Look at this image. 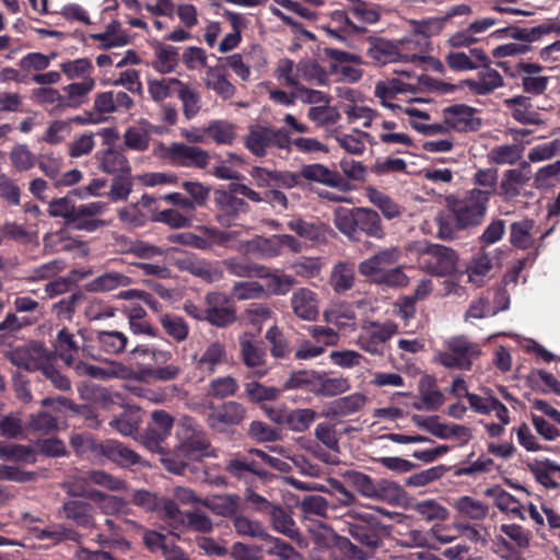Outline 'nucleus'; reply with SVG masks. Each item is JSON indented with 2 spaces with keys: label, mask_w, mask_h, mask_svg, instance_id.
Wrapping results in <instances>:
<instances>
[{
  "label": "nucleus",
  "mask_w": 560,
  "mask_h": 560,
  "mask_svg": "<svg viewBox=\"0 0 560 560\" xmlns=\"http://www.w3.org/2000/svg\"><path fill=\"white\" fill-rule=\"evenodd\" d=\"M401 249L398 246H390L377 250L369 258L362 260L358 270L363 277L373 280L390 266L396 265L401 258Z\"/></svg>",
  "instance_id": "obj_14"
},
{
  "label": "nucleus",
  "mask_w": 560,
  "mask_h": 560,
  "mask_svg": "<svg viewBox=\"0 0 560 560\" xmlns=\"http://www.w3.org/2000/svg\"><path fill=\"white\" fill-rule=\"evenodd\" d=\"M477 109L466 104H455L443 108V122L456 132H475L480 129L482 119L476 116Z\"/></svg>",
  "instance_id": "obj_9"
},
{
  "label": "nucleus",
  "mask_w": 560,
  "mask_h": 560,
  "mask_svg": "<svg viewBox=\"0 0 560 560\" xmlns=\"http://www.w3.org/2000/svg\"><path fill=\"white\" fill-rule=\"evenodd\" d=\"M131 278L120 272H105L86 283L89 292H109L131 284Z\"/></svg>",
  "instance_id": "obj_38"
},
{
  "label": "nucleus",
  "mask_w": 560,
  "mask_h": 560,
  "mask_svg": "<svg viewBox=\"0 0 560 560\" xmlns=\"http://www.w3.org/2000/svg\"><path fill=\"white\" fill-rule=\"evenodd\" d=\"M491 191L474 188L462 198H447L457 230L474 229L485 221Z\"/></svg>",
  "instance_id": "obj_2"
},
{
  "label": "nucleus",
  "mask_w": 560,
  "mask_h": 560,
  "mask_svg": "<svg viewBox=\"0 0 560 560\" xmlns=\"http://www.w3.org/2000/svg\"><path fill=\"white\" fill-rule=\"evenodd\" d=\"M265 338L270 343V354L273 358L284 359L290 355V343L277 325L271 326L267 330Z\"/></svg>",
  "instance_id": "obj_56"
},
{
  "label": "nucleus",
  "mask_w": 560,
  "mask_h": 560,
  "mask_svg": "<svg viewBox=\"0 0 560 560\" xmlns=\"http://www.w3.org/2000/svg\"><path fill=\"white\" fill-rule=\"evenodd\" d=\"M95 340L103 352L112 355L125 352L128 345L127 335L115 329L98 330Z\"/></svg>",
  "instance_id": "obj_35"
},
{
  "label": "nucleus",
  "mask_w": 560,
  "mask_h": 560,
  "mask_svg": "<svg viewBox=\"0 0 560 560\" xmlns=\"http://www.w3.org/2000/svg\"><path fill=\"white\" fill-rule=\"evenodd\" d=\"M504 105L511 110V116L521 124H542L538 112L533 106L532 98L528 96L517 95L506 98Z\"/></svg>",
  "instance_id": "obj_25"
},
{
  "label": "nucleus",
  "mask_w": 560,
  "mask_h": 560,
  "mask_svg": "<svg viewBox=\"0 0 560 560\" xmlns=\"http://www.w3.org/2000/svg\"><path fill=\"white\" fill-rule=\"evenodd\" d=\"M203 81L209 90L214 91L224 101L232 98L236 93V89L228 80V74L223 67H209Z\"/></svg>",
  "instance_id": "obj_29"
},
{
  "label": "nucleus",
  "mask_w": 560,
  "mask_h": 560,
  "mask_svg": "<svg viewBox=\"0 0 560 560\" xmlns=\"http://www.w3.org/2000/svg\"><path fill=\"white\" fill-rule=\"evenodd\" d=\"M252 178L261 188L278 186L291 189L300 184L299 175L289 171L268 170L255 166L250 171Z\"/></svg>",
  "instance_id": "obj_16"
},
{
  "label": "nucleus",
  "mask_w": 560,
  "mask_h": 560,
  "mask_svg": "<svg viewBox=\"0 0 560 560\" xmlns=\"http://www.w3.org/2000/svg\"><path fill=\"white\" fill-rule=\"evenodd\" d=\"M366 402V397L361 393H353L331 401L325 410L328 418H340L360 411Z\"/></svg>",
  "instance_id": "obj_30"
},
{
  "label": "nucleus",
  "mask_w": 560,
  "mask_h": 560,
  "mask_svg": "<svg viewBox=\"0 0 560 560\" xmlns=\"http://www.w3.org/2000/svg\"><path fill=\"white\" fill-rule=\"evenodd\" d=\"M4 357L18 368L26 371H39L45 361H50L51 353L43 342L34 341L28 346L5 351Z\"/></svg>",
  "instance_id": "obj_10"
},
{
  "label": "nucleus",
  "mask_w": 560,
  "mask_h": 560,
  "mask_svg": "<svg viewBox=\"0 0 560 560\" xmlns=\"http://www.w3.org/2000/svg\"><path fill=\"white\" fill-rule=\"evenodd\" d=\"M97 170L102 173L117 176L121 174H130L131 165L128 158L116 148H106L98 150L95 155Z\"/></svg>",
  "instance_id": "obj_19"
},
{
  "label": "nucleus",
  "mask_w": 560,
  "mask_h": 560,
  "mask_svg": "<svg viewBox=\"0 0 560 560\" xmlns=\"http://www.w3.org/2000/svg\"><path fill=\"white\" fill-rule=\"evenodd\" d=\"M298 175L299 178L302 177L307 182L318 183L342 190L346 189V183L341 175L338 172L329 170L324 164L315 163L303 165Z\"/></svg>",
  "instance_id": "obj_23"
},
{
  "label": "nucleus",
  "mask_w": 560,
  "mask_h": 560,
  "mask_svg": "<svg viewBox=\"0 0 560 560\" xmlns=\"http://www.w3.org/2000/svg\"><path fill=\"white\" fill-rule=\"evenodd\" d=\"M159 322L165 334L176 342H182L187 339L189 327L183 317L173 314H163L160 316Z\"/></svg>",
  "instance_id": "obj_51"
},
{
  "label": "nucleus",
  "mask_w": 560,
  "mask_h": 560,
  "mask_svg": "<svg viewBox=\"0 0 560 560\" xmlns=\"http://www.w3.org/2000/svg\"><path fill=\"white\" fill-rule=\"evenodd\" d=\"M330 284L339 294L350 290L354 284L353 269L343 262L336 265L330 276Z\"/></svg>",
  "instance_id": "obj_58"
},
{
  "label": "nucleus",
  "mask_w": 560,
  "mask_h": 560,
  "mask_svg": "<svg viewBox=\"0 0 560 560\" xmlns=\"http://www.w3.org/2000/svg\"><path fill=\"white\" fill-rule=\"evenodd\" d=\"M98 451L102 455L121 467L133 466L141 462V457L136 452L114 440L98 444Z\"/></svg>",
  "instance_id": "obj_27"
},
{
  "label": "nucleus",
  "mask_w": 560,
  "mask_h": 560,
  "mask_svg": "<svg viewBox=\"0 0 560 560\" xmlns=\"http://www.w3.org/2000/svg\"><path fill=\"white\" fill-rule=\"evenodd\" d=\"M226 471L236 478H243L246 472L258 476L264 480H267L270 476L256 455L250 454V450L246 455L230 460L226 465Z\"/></svg>",
  "instance_id": "obj_26"
},
{
  "label": "nucleus",
  "mask_w": 560,
  "mask_h": 560,
  "mask_svg": "<svg viewBox=\"0 0 560 560\" xmlns=\"http://www.w3.org/2000/svg\"><path fill=\"white\" fill-rule=\"evenodd\" d=\"M492 269V260L486 252H480L471 258L470 265L466 269L468 281L480 287L486 277Z\"/></svg>",
  "instance_id": "obj_49"
},
{
  "label": "nucleus",
  "mask_w": 560,
  "mask_h": 560,
  "mask_svg": "<svg viewBox=\"0 0 560 560\" xmlns=\"http://www.w3.org/2000/svg\"><path fill=\"white\" fill-rule=\"evenodd\" d=\"M534 221L524 219L513 222L510 226V243L520 249H528L534 245Z\"/></svg>",
  "instance_id": "obj_43"
},
{
  "label": "nucleus",
  "mask_w": 560,
  "mask_h": 560,
  "mask_svg": "<svg viewBox=\"0 0 560 560\" xmlns=\"http://www.w3.org/2000/svg\"><path fill=\"white\" fill-rule=\"evenodd\" d=\"M268 515L270 518V524L276 532L293 540L300 539L301 533L295 527L293 518L285 511V509L279 504H273L271 510L268 512Z\"/></svg>",
  "instance_id": "obj_37"
},
{
  "label": "nucleus",
  "mask_w": 560,
  "mask_h": 560,
  "mask_svg": "<svg viewBox=\"0 0 560 560\" xmlns=\"http://www.w3.org/2000/svg\"><path fill=\"white\" fill-rule=\"evenodd\" d=\"M94 511V506L91 503L77 499L66 500L60 510L63 518L88 529L96 527Z\"/></svg>",
  "instance_id": "obj_18"
},
{
  "label": "nucleus",
  "mask_w": 560,
  "mask_h": 560,
  "mask_svg": "<svg viewBox=\"0 0 560 560\" xmlns=\"http://www.w3.org/2000/svg\"><path fill=\"white\" fill-rule=\"evenodd\" d=\"M419 396L427 410H438L444 402V396L438 388L435 378L430 375L420 378Z\"/></svg>",
  "instance_id": "obj_41"
},
{
  "label": "nucleus",
  "mask_w": 560,
  "mask_h": 560,
  "mask_svg": "<svg viewBox=\"0 0 560 560\" xmlns=\"http://www.w3.org/2000/svg\"><path fill=\"white\" fill-rule=\"evenodd\" d=\"M332 223L350 242H364L369 246V240L382 241L386 235L380 214L371 208L337 207L334 210Z\"/></svg>",
  "instance_id": "obj_1"
},
{
  "label": "nucleus",
  "mask_w": 560,
  "mask_h": 560,
  "mask_svg": "<svg viewBox=\"0 0 560 560\" xmlns=\"http://www.w3.org/2000/svg\"><path fill=\"white\" fill-rule=\"evenodd\" d=\"M454 509L462 517L471 521H482L489 514V505L485 502L476 500L469 495L458 498L454 502Z\"/></svg>",
  "instance_id": "obj_40"
},
{
  "label": "nucleus",
  "mask_w": 560,
  "mask_h": 560,
  "mask_svg": "<svg viewBox=\"0 0 560 560\" xmlns=\"http://www.w3.org/2000/svg\"><path fill=\"white\" fill-rule=\"evenodd\" d=\"M105 209L106 203L101 201L79 205L77 215L73 218L70 225L78 231L95 232L101 230L110 223L109 221L97 218Z\"/></svg>",
  "instance_id": "obj_15"
},
{
  "label": "nucleus",
  "mask_w": 560,
  "mask_h": 560,
  "mask_svg": "<svg viewBox=\"0 0 560 560\" xmlns=\"http://www.w3.org/2000/svg\"><path fill=\"white\" fill-rule=\"evenodd\" d=\"M529 168L528 162H522L521 168H510L504 172L499 186V195L504 200L511 201L521 195V190L526 185L530 176L524 170Z\"/></svg>",
  "instance_id": "obj_20"
},
{
  "label": "nucleus",
  "mask_w": 560,
  "mask_h": 560,
  "mask_svg": "<svg viewBox=\"0 0 560 560\" xmlns=\"http://www.w3.org/2000/svg\"><path fill=\"white\" fill-rule=\"evenodd\" d=\"M78 206H75L70 197L54 199L49 202L48 213L52 218H62L66 224L70 225L77 215Z\"/></svg>",
  "instance_id": "obj_63"
},
{
  "label": "nucleus",
  "mask_w": 560,
  "mask_h": 560,
  "mask_svg": "<svg viewBox=\"0 0 560 560\" xmlns=\"http://www.w3.org/2000/svg\"><path fill=\"white\" fill-rule=\"evenodd\" d=\"M202 505L213 514L231 520L243 512L242 498L235 493L214 494L203 499Z\"/></svg>",
  "instance_id": "obj_22"
},
{
  "label": "nucleus",
  "mask_w": 560,
  "mask_h": 560,
  "mask_svg": "<svg viewBox=\"0 0 560 560\" xmlns=\"http://www.w3.org/2000/svg\"><path fill=\"white\" fill-rule=\"evenodd\" d=\"M350 383L347 377H322L318 376V387L314 390L316 395L332 397L347 392Z\"/></svg>",
  "instance_id": "obj_60"
},
{
  "label": "nucleus",
  "mask_w": 560,
  "mask_h": 560,
  "mask_svg": "<svg viewBox=\"0 0 560 560\" xmlns=\"http://www.w3.org/2000/svg\"><path fill=\"white\" fill-rule=\"evenodd\" d=\"M182 374V368L177 364L171 363L165 366L145 368L139 371L138 378L141 381H159L168 382L176 380Z\"/></svg>",
  "instance_id": "obj_55"
},
{
  "label": "nucleus",
  "mask_w": 560,
  "mask_h": 560,
  "mask_svg": "<svg viewBox=\"0 0 560 560\" xmlns=\"http://www.w3.org/2000/svg\"><path fill=\"white\" fill-rule=\"evenodd\" d=\"M316 418V412L313 409H295L285 416L288 427L294 432H304Z\"/></svg>",
  "instance_id": "obj_64"
},
{
  "label": "nucleus",
  "mask_w": 560,
  "mask_h": 560,
  "mask_svg": "<svg viewBox=\"0 0 560 560\" xmlns=\"http://www.w3.org/2000/svg\"><path fill=\"white\" fill-rule=\"evenodd\" d=\"M397 332V325L387 320L378 323L374 320L364 322L358 337L359 347L373 355L384 354V343Z\"/></svg>",
  "instance_id": "obj_5"
},
{
  "label": "nucleus",
  "mask_w": 560,
  "mask_h": 560,
  "mask_svg": "<svg viewBox=\"0 0 560 560\" xmlns=\"http://www.w3.org/2000/svg\"><path fill=\"white\" fill-rule=\"evenodd\" d=\"M245 148L255 156L264 158L271 147L287 152L291 151V138L283 128H273L264 125H252L244 137Z\"/></svg>",
  "instance_id": "obj_4"
},
{
  "label": "nucleus",
  "mask_w": 560,
  "mask_h": 560,
  "mask_svg": "<svg viewBox=\"0 0 560 560\" xmlns=\"http://www.w3.org/2000/svg\"><path fill=\"white\" fill-rule=\"evenodd\" d=\"M208 427L215 432H224L230 427L238 425L246 418V408L237 401L229 400L220 405L209 404Z\"/></svg>",
  "instance_id": "obj_8"
},
{
  "label": "nucleus",
  "mask_w": 560,
  "mask_h": 560,
  "mask_svg": "<svg viewBox=\"0 0 560 560\" xmlns=\"http://www.w3.org/2000/svg\"><path fill=\"white\" fill-rule=\"evenodd\" d=\"M206 132L220 144H231L236 137L234 125L225 120L210 122L206 128Z\"/></svg>",
  "instance_id": "obj_61"
},
{
  "label": "nucleus",
  "mask_w": 560,
  "mask_h": 560,
  "mask_svg": "<svg viewBox=\"0 0 560 560\" xmlns=\"http://www.w3.org/2000/svg\"><path fill=\"white\" fill-rule=\"evenodd\" d=\"M366 54L378 65L395 62L399 58L397 46L384 39H377L373 43Z\"/></svg>",
  "instance_id": "obj_52"
},
{
  "label": "nucleus",
  "mask_w": 560,
  "mask_h": 560,
  "mask_svg": "<svg viewBox=\"0 0 560 560\" xmlns=\"http://www.w3.org/2000/svg\"><path fill=\"white\" fill-rule=\"evenodd\" d=\"M542 70V66L534 62H518L516 65V71L525 93L530 95H541L545 93L550 79L540 74Z\"/></svg>",
  "instance_id": "obj_17"
},
{
  "label": "nucleus",
  "mask_w": 560,
  "mask_h": 560,
  "mask_svg": "<svg viewBox=\"0 0 560 560\" xmlns=\"http://www.w3.org/2000/svg\"><path fill=\"white\" fill-rule=\"evenodd\" d=\"M189 434L185 436L180 443V450L190 458L197 459L200 457L214 456V450L202 430L188 428Z\"/></svg>",
  "instance_id": "obj_24"
},
{
  "label": "nucleus",
  "mask_w": 560,
  "mask_h": 560,
  "mask_svg": "<svg viewBox=\"0 0 560 560\" xmlns=\"http://www.w3.org/2000/svg\"><path fill=\"white\" fill-rule=\"evenodd\" d=\"M524 147L517 143L502 144L492 148L488 153L490 163L514 165L522 160Z\"/></svg>",
  "instance_id": "obj_45"
},
{
  "label": "nucleus",
  "mask_w": 560,
  "mask_h": 560,
  "mask_svg": "<svg viewBox=\"0 0 560 560\" xmlns=\"http://www.w3.org/2000/svg\"><path fill=\"white\" fill-rule=\"evenodd\" d=\"M266 273L259 278L267 280V289L273 295H285L296 284V279L291 275L271 272L268 267Z\"/></svg>",
  "instance_id": "obj_57"
},
{
  "label": "nucleus",
  "mask_w": 560,
  "mask_h": 560,
  "mask_svg": "<svg viewBox=\"0 0 560 560\" xmlns=\"http://www.w3.org/2000/svg\"><path fill=\"white\" fill-rule=\"evenodd\" d=\"M366 197L377 209H380L384 218L387 220L398 218L402 213V209L398 203H396L389 196L374 187L366 188Z\"/></svg>",
  "instance_id": "obj_46"
},
{
  "label": "nucleus",
  "mask_w": 560,
  "mask_h": 560,
  "mask_svg": "<svg viewBox=\"0 0 560 560\" xmlns=\"http://www.w3.org/2000/svg\"><path fill=\"white\" fill-rule=\"evenodd\" d=\"M161 150L163 151L162 156L174 166L206 168L210 162L208 151L183 142H173L168 147L163 145Z\"/></svg>",
  "instance_id": "obj_7"
},
{
  "label": "nucleus",
  "mask_w": 560,
  "mask_h": 560,
  "mask_svg": "<svg viewBox=\"0 0 560 560\" xmlns=\"http://www.w3.org/2000/svg\"><path fill=\"white\" fill-rule=\"evenodd\" d=\"M243 316L247 324L253 326L256 329V332L259 334L261 331L262 324L273 316V312L266 304L254 303L244 311Z\"/></svg>",
  "instance_id": "obj_62"
},
{
  "label": "nucleus",
  "mask_w": 560,
  "mask_h": 560,
  "mask_svg": "<svg viewBox=\"0 0 560 560\" xmlns=\"http://www.w3.org/2000/svg\"><path fill=\"white\" fill-rule=\"evenodd\" d=\"M142 422L141 409L138 406H126L124 411L109 421V427L120 434L133 436Z\"/></svg>",
  "instance_id": "obj_31"
},
{
  "label": "nucleus",
  "mask_w": 560,
  "mask_h": 560,
  "mask_svg": "<svg viewBox=\"0 0 560 560\" xmlns=\"http://www.w3.org/2000/svg\"><path fill=\"white\" fill-rule=\"evenodd\" d=\"M182 83L177 78L148 80V93L154 102L160 103L168 98L173 93V89H179Z\"/></svg>",
  "instance_id": "obj_50"
},
{
  "label": "nucleus",
  "mask_w": 560,
  "mask_h": 560,
  "mask_svg": "<svg viewBox=\"0 0 560 560\" xmlns=\"http://www.w3.org/2000/svg\"><path fill=\"white\" fill-rule=\"evenodd\" d=\"M154 59L151 62L152 68L161 73L168 74L175 71L179 62L178 48L164 45L161 42H154Z\"/></svg>",
  "instance_id": "obj_28"
},
{
  "label": "nucleus",
  "mask_w": 560,
  "mask_h": 560,
  "mask_svg": "<svg viewBox=\"0 0 560 560\" xmlns=\"http://www.w3.org/2000/svg\"><path fill=\"white\" fill-rule=\"evenodd\" d=\"M234 530L240 536H247L250 538H267L268 532L258 521L250 520L249 517L238 513L232 520Z\"/></svg>",
  "instance_id": "obj_53"
},
{
  "label": "nucleus",
  "mask_w": 560,
  "mask_h": 560,
  "mask_svg": "<svg viewBox=\"0 0 560 560\" xmlns=\"http://www.w3.org/2000/svg\"><path fill=\"white\" fill-rule=\"evenodd\" d=\"M428 254L429 256L425 257L422 267L427 273L435 277H445L457 270L459 257L455 249L435 244Z\"/></svg>",
  "instance_id": "obj_13"
},
{
  "label": "nucleus",
  "mask_w": 560,
  "mask_h": 560,
  "mask_svg": "<svg viewBox=\"0 0 560 560\" xmlns=\"http://www.w3.org/2000/svg\"><path fill=\"white\" fill-rule=\"evenodd\" d=\"M95 80L85 77L83 81L68 84L62 89L65 92L62 108H77L84 104L89 93L94 89Z\"/></svg>",
  "instance_id": "obj_34"
},
{
  "label": "nucleus",
  "mask_w": 560,
  "mask_h": 560,
  "mask_svg": "<svg viewBox=\"0 0 560 560\" xmlns=\"http://www.w3.org/2000/svg\"><path fill=\"white\" fill-rule=\"evenodd\" d=\"M480 354L478 343L470 341L466 336H454L445 341V349L436 352L434 358L446 369L469 371Z\"/></svg>",
  "instance_id": "obj_3"
},
{
  "label": "nucleus",
  "mask_w": 560,
  "mask_h": 560,
  "mask_svg": "<svg viewBox=\"0 0 560 560\" xmlns=\"http://www.w3.org/2000/svg\"><path fill=\"white\" fill-rule=\"evenodd\" d=\"M213 201L219 211L222 212V214L218 215V221L220 223H223L224 217H236L240 212L246 211L248 207L243 199L222 189H217L214 191Z\"/></svg>",
  "instance_id": "obj_36"
},
{
  "label": "nucleus",
  "mask_w": 560,
  "mask_h": 560,
  "mask_svg": "<svg viewBox=\"0 0 560 560\" xmlns=\"http://www.w3.org/2000/svg\"><path fill=\"white\" fill-rule=\"evenodd\" d=\"M198 231L199 234L185 232L173 235L170 240L197 249L209 250L215 245H225L232 238L230 233L217 228L201 225Z\"/></svg>",
  "instance_id": "obj_11"
},
{
  "label": "nucleus",
  "mask_w": 560,
  "mask_h": 560,
  "mask_svg": "<svg viewBox=\"0 0 560 560\" xmlns=\"http://www.w3.org/2000/svg\"><path fill=\"white\" fill-rule=\"evenodd\" d=\"M205 303L207 305L206 322L210 325L223 328L236 322V308L226 294L209 292L205 296Z\"/></svg>",
  "instance_id": "obj_12"
},
{
  "label": "nucleus",
  "mask_w": 560,
  "mask_h": 560,
  "mask_svg": "<svg viewBox=\"0 0 560 560\" xmlns=\"http://www.w3.org/2000/svg\"><path fill=\"white\" fill-rule=\"evenodd\" d=\"M502 75L494 69L486 67V70L479 72V80L467 79L460 82V85L469 88L476 95H488L495 89L503 86Z\"/></svg>",
  "instance_id": "obj_33"
},
{
  "label": "nucleus",
  "mask_w": 560,
  "mask_h": 560,
  "mask_svg": "<svg viewBox=\"0 0 560 560\" xmlns=\"http://www.w3.org/2000/svg\"><path fill=\"white\" fill-rule=\"evenodd\" d=\"M229 273L241 278H259L267 276V267L259 264L249 261H241L234 258L225 259L223 261Z\"/></svg>",
  "instance_id": "obj_47"
},
{
  "label": "nucleus",
  "mask_w": 560,
  "mask_h": 560,
  "mask_svg": "<svg viewBox=\"0 0 560 560\" xmlns=\"http://www.w3.org/2000/svg\"><path fill=\"white\" fill-rule=\"evenodd\" d=\"M296 72L308 83L326 86L329 83L327 71L316 60H302L296 65Z\"/></svg>",
  "instance_id": "obj_48"
},
{
  "label": "nucleus",
  "mask_w": 560,
  "mask_h": 560,
  "mask_svg": "<svg viewBox=\"0 0 560 560\" xmlns=\"http://www.w3.org/2000/svg\"><path fill=\"white\" fill-rule=\"evenodd\" d=\"M226 360V350L224 345L215 341L207 347L201 357L197 360L199 368H206L209 372H214L218 364Z\"/></svg>",
  "instance_id": "obj_59"
},
{
  "label": "nucleus",
  "mask_w": 560,
  "mask_h": 560,
  "mask_svg": "<svg viewBox=\"0 0 560 560\" xmlns=\"http://www.w3.org/2000/svg\"><path fill=\"white\" fill-rule=\"evenodd\" d=\"M485 494L494 498L495 505L500 511L511 513L522 521L525 520L521 502L505 490L498 487L488 488Z\"/></svg>",
  "instance_id": "obj_44"
},
{
  "label": "nucleus",
  "mask_w": 560,
  "mask_h": 560,
  "mask_svg": "<svg viewBox=\"0 0 560 560\" xmlns=\"http://www.w3.org/2000/svg\"><path fill=\"white\" fill-rule=\"evenodd\" d=\"M290 304L294 315L302 320L313 322L319 314L316 293L307 288L295 290Z\"/></svg>",
  "instance_id": "obj_21"
},
{
  "label": "nucleus",
  "mask_w": 560,
  "mask_h": 560,
  "mask_svg": "<svg viewBox=\"0 0 560 560\" xmlns=\"http://www.w3.org/2000/svg\"><path fill=\"white\" fill-rule=\"evenodd\" d=\"M86 300V294L77 289L70 295L59 300L51 305V312L58 319L71 322L77 312V308L82 305Z\"/></svg>",
  "instance_id": "obj_39"
},
{
  "label": "nucleus",
  "mask_w": 560,
  "mask_h": 560,
  "mask_svg": "<svg viewBox=\"0 0 560 560\" xmlns=\"http://www.w3.org/2000/svg\"><path fill=\"white\" fill-rule=\"evenodd\" d=\"M287 226L299 237L310 242H318L324 236L323 224L318 221H306L300 217H294L288 221Z\"/></svg>",
  "instance_id": "obj_42"
},
{
  "label": "nucleus",
  "mask_w": 560,
  "mask_h": 560,
  "mask_svg": "<svg viewBox=\"0 0 560 560\" xmlns=\"http://www.w3.org/2000/svg\"><path fill=\"white\" fill-rule=\"evenodd\" d=\"M173 425L174 418L167 411L154 410L140 435L141 444L153 453L164 454L162 443L171 435Z\"/></svg>",
  "instance_id": "obj_6"
},
{
  "label": "nucleus",
  "mask_w": 560,
  "mask_h": 560,
  "mask_svg": "<svg viewBox=\"0 0 560 560\" xmlns=\"http://www.w3.org/2000/svg\"><path fill=\"white\" fill-rule=\"evenodd\" d=\"M347 532L354 540L368 548L377 549L380 547L381 540L375 526L348 523Z\"/></svg>",
  "instance_id": "obj_54"
},
{
  "label": "nucleus",
  "mask_w": 560,
  "mask_h": 560,
  "mask_svg": "<svg viewBox=\"0 0 560 560\" xmlns=\"http://www.w3.org/2000/svg\"><path fill=\"white\" fill-rule=\"evenodd\" d=\"M255 338L254 334L243 332L238 337L241 359L247 368H259L266 363V351L265 349L253 341Z\"/></svg>",
  "instance_id": "obj_32"
}]
</instances>
